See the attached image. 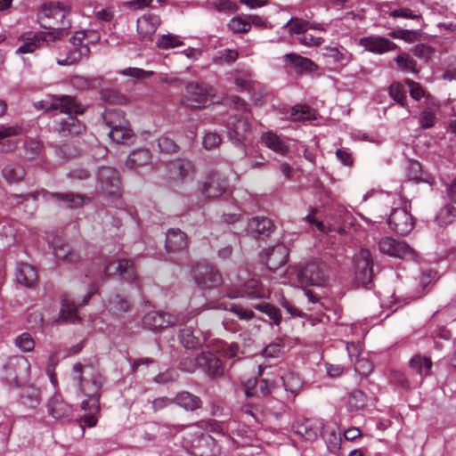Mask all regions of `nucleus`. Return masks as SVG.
Instances as JSON below:
<instances>
[{
    "mask_svg": "<svg viewBox=\"0 0 456 456\" xmlns=\"http://www.w3.org/2000/svg\"><path fill=\"white\" fill-rule=\"evenodd\" d=\"M72 379L77 383L81 394L86 397L82 401L81 408L85 411H89V414L83 418V422L93 428L97 423L94 413L100 410L101 377L94 372L92 366L77 362L73 365Z\"/></svg>",
    "mask_w": 456,
    "mask_h": 456,
    "instance_id": "f257e3e1",
    "label": "nucleus"
},
{
    "mask_svg": "<svg viewBox=\"0 0 456 456\" xmlns=\"http://www.w3.org/2000/svg\"><path fill=\"white\" fill-rule=\"evenodd\" d=\"M53 105L61 113L68 115L59 122L58 131L61 135H77L85 130V126L76 117L84 112V108L75 97L62 95L56 99Z\"/></svg>",
    "mask_w": 456,
    "mask_h": 456,
    "instance_id": "f03ea898",
    "label": "nucleus"
},
{
    "mask_svg": "<svg viewBox=\"0 0 456 456\" xmlns=\"http://www.w3.org/2000/svg\"><path fill=\"white\" fill-rule=\"evenodd\" d=\"M226 103L240 112V115L232 114L226 122L228 137L234 143H240L246 134L250 130L248 122V104L238 96H231L226 100Z\"/></svg>",
    "mask_w": 456,
    "mask_h": 456,
    "instance_id": "7ed1b4c3",
    "label": "nucleus"
},
{
    "mask_svg": "<svg viewBox=\"0 0 456 456\" xmlns=\"http://www.w3.org/2000/svg\"><path fill=\"white\" fill-rule=\"evenodd\" d=\"M203 308H193L189 313H182L184 322L179 326H184L179 331V341L187 349L199 348L205 341L200 330H196L195 316L200 314Z\"/></svg>",
    "mask_w": 456,
    "mask_h": 456,
    "instance_id": "20e7f679",
    "label": "nucleus"
},
{
    "mask_svg": "<svg viewBox=\"0 0 456 456\" xmlns=\"http://www.w3.org/2000/svg\"><path fill=\"white\" fill-rule=\"evenodd\" d=\"M215 96L213 86L206 83L191 82L185 87V94L182 99V103L190 109H197L207 106L212 102Z\"/></svg>",
    "mask_w": 456,
    "mask_h": 456,
    "instance_id": "39448f33",
    "label": "nucleus"
},
{
    "mask_svg": "<svg viewBox=\"0 0 456 456\" xmlns=\"http://www.w3.org/2000/svg\"><path fill=\"white\" fill-rule=\"evenodd\" d=\"M269 295V290L255 279L247 281L242 286L240 287H225L224 290V297L229 299H235L240 297L248 298L250 300L268 299Z\"/></svg>",
    "mask_w": 456,
    "mask_h": 456,
    "instance_id": "423d86ee",
    "label": "nucleus"
},
{
    "mask_svg": "<svg viewBox=\"0 0 456 456\" xmlns=\"http://www.w3.org/2000/svg\"><path fill=\"white\" fill-rule=\"evenodd\" d=\"M86 33L84 30L76 32L70 38L69 47L64 58H59L57 63L61 66L73 65L87 58L90 49L85 43Z\"/></svg>",
    "mask_w": 456,
    "mask_h": 456,
    "instance_id": "0eeeda50",
    "label": "nucleus"
},
{
    "mask_svg": "<svg viewBox=\"0 0 456 456\" xmlns=\"http://www.w3.org/2000/svg\"><path fill=\"white\" fill-rule=\"evenodd\" d=\"M192 276L197 286L202 290L216 289L223 283L220 272L208 265H196L192 269Z\"/></svg>",
    "mask_w": 456,
    "mask_h": 456,
    "instance_id": "6e6552de",
    "label": "nucleus"
},
{
    "mask_svg": "<svg viewBox=\"0 0 456 456\" xmlns=\"http://www.w3.org/2000/svg\"><path fill=\"white\" fill-rule=\"evenodd\" d=\"M5 379L9 383L20 385L29 379L30 363L28 360L22 355L11 357L4 365Z\"/></svg>",
    "mask_w": 456,
    "mask_h": 456,
    "instance_id": "1a4fd4ad",
    "label": "nucleus"
},
{
    "mask_svg": "<svg viewBox=\"0 0 456 456\" xmlns=\"http://www.w3.org/2000/svg\"><path fill=\"white\" fill-rule=\"evenodd\" d=\"M379 249L382 254L395 258L415 260L417 257L416 251L410 245L389 236L380 239Z\"/></svg>",
    "mask_w": 456,
    "mask_h": 456,
    "instance_id": "9d476101",
    "label": "nucleus"
},
{
    "mask_svg": "<svg viewBox=\"0 0 456 456\" xmlns=\"http://www.w3.org/2000/svg\"><path fill=\"white\" fill-rule=\"evenodd\" d=\"M97 188L107 196L118 200L120 197V179L118 171L110 167H102L97 172Z\"/></svg>",
    "mask_w": 456,
    "mask_h": 456,
    "instance_id": "9b49d317",
    "label": "nucleus"
},
{
    "mask_svg": "<svg viewBox=\"0 0 456 456\" xmlns=\"http://www.w3.org/2000/svg\"><path fill=\"white\" fill-rule=\"evenodd\" d=\"M97 188L107 196L118 200L120 197V179L118 171L110 167H102L97 172Z\"/></svg>",
    "mask_w": 456,
    "mask_h": 456,
    "instance_id": "f8f14e48",
    "label": "nucleus"
},
{
    "mask_svg": "<svg viewBox=\"0 0 456 456\" xmlns=\"http://www.w3.org/2000/svg\"><path fill=\"white\" fill-rule=\"evenodd\" d=\"M297 278L302 284L322 286L327 278L326 265L319 260L310 261L300 268Z\"/></svg>",
    "mask_w": 456,
    "mask_h": 456,
    "instance_id": "ddd939ff",
    "label": "nucleus"
},
{
    "mask_svg": "<svg viewBox=\"0 0 456 456\" xmlns=\"http://www.w3.org/2000/svg\"><path fill=\"white\" fill-rule=\"evenodd\" d=\"M184 322L183 314H173L164 312L152 311L146 314L142 318L144 327L151 330H159L160 329L180 325Z\"/></svg>",
    "mask_w": 456,
    "mask_h": 456,
    "instance_id": "4468645a",
    "label": "nucleus"
},
{
    "mask_svg": "<svg viewBox=\"0 0 456 456\" xmlns=\"http://www.w3.org/2000/svg\"><path fill=\"white\" fill-rule=\"evenodd\" d=\"M59 31H48L46 33H25L19 37L20 46L16 49V54L31 53L35 52L43 42L54 41L59 37Z\"/></svg>",
    "mask_w": 456,
    "mask_h": 456,
    "instance_id": "2eb2a0df",
    "label": "nucleus"
},
{
    "mask_svg": "<svg viewBox=\"0 0 456 456\" xmlns=\"http://www.w3.org/2000/svg\"><path fill=\"white\" fill-rule=\"evenodd\" d=\"M188 442L195 456H216L220 452L215 438L210 435L196 432Z\"/></svg>",
    "mask_w": 456,
    "mask_h": 456,
    "instance_id": "dca6fc26",
    "label": "nucleus"
},
{
    "mask_svg": "<svg viewBox=\"0 0 456 456\" xmlns=\"http://www.w3.org/2000/svg\"><path fill=\"white\" fill-rule=\"evenodd\" d=\"M387 224L393 232L404 236L409 234L414 227L412 216L404 208H395L387 218Z\"/></svg>",
    "mask_w": 456,
    "mask_h": 456,
    "instance_id": "f3484780",
    "label": "nucleus"
},
{
    "mask_svg": "<svg viewBox=\"0 0 456 456\" xmlns=\"http://www.w3.org/2000/svg\"><path fill=\"white\" fill-rule=\"evenodd\" d=\"M226 187V180L218 173L211 171L203 177L200 190L205 198L212 199L224 193Z\"/></svg>",
    "mask_w": 456,
    "mask_h": 456,
    "instance_id": "a211bd4d",
    "label": "nucleus"
},
{
    "mask_svg": "<svg viewBox=\"0 0 456 456\" xmlns=\"http://www.w3.org/2000/svg\"><path fill=\"white\" fill-rule=\"evenodd\" d=\"M97 291V288L94 284L92 285L90 290L84 297L83 300L78 304V305H83L87 304L91 297ZM77 304L68 296H64L61 298V308L60 309L59 317L64 322H69L71 323H75L79 320L78 315L77 314Z\"/></svg>",
    "mask_w": 456,
    "mask_h": 456,
    "instance_id": "6ab92c4d",
    "label": "nucleus"
},
{
    "mask_svg": "<svg viewBox=\"0 0 456 456\" xmlns=\"http://www.w3.org/2000/svg\"><path fill=\"white\" fill-rule=\"evenodd\" d=\"M355 274L363 285L368 284L372 278L373 262L370 250L362 248L354 256Z\"/></svg>",
    "mask_w": 456,
    "mask_h": 456,
    "instance_id": "aec40b11",
    "label": "nucleus"
},
{
    "mask_svg": "<svg viewBox=\"0 0 456 456\" xmlns=\"http://www.w3.org/2000/svg\"><path fill=\"white\" fill-rule=\"evenodd\" d=\"M228 299L229 298L224 297V292L217 300L207 303L208 308L229 311L236 314L240 320L243 321H249L255 318V314L252 309L231 303Z\"/></svg>",
    "mask_w": 456,
    "mask_h": 456,
    "instance_id": "412c9836",
    "label": "nucleus"
},
{
    "mask_svg": "<svg viewBox=\"0 0 456 456\" xmlns=\"http://www.w3.org/2000/svg\"><path fill=\"white\" fill-rule=\"evenodd\" d=\"M103 273L105 275L118 274L128 282L136 280V274L134 265L130 260L122 259L116 261H109L104 264Z\"/></svg>",
    "mask_w": 456,
    "mask_h": 456,
    "instance_id": "4be33fe9",
    "label": "nucleus"
},
{
    "mask_svg": "<svg viewBox=\"0 0 456 456\" xmlns=\"http://www.w3.org/2000/svg\"><path fill=\"white\" fill-rule=\"evenodd\" d=\"M288 256V248L284 244L279 243L266 249L265 255L262 256V260L268 269L276 270L286 264Z\"/></svg>",
    "mask_w": 456,
    "mask_h": 456,
    "instance_id": "5701e85b",
    "label": "nucleus"
},
{
    "mask_svg": "<svg viewBox=\"0 0 456 456\" xmlns=\"http://www.w3.org/2000/svg\"><path fill=\"white\" fill-rule=\"evenodd\" d=\"M359 45L362 46L368 52L378 54H382L397 48V45L394 42L386 37L377 36L360 38Z\"/></svg>",
    "mask_w": 456,
    "mask_h": 456,
    "instance_id": "b1692460",
    "label": "nucleus"
},
{
    "mask_svg": "<svg viewBox=\"0 0 456 456\" xmlns=\"http://www.w3.org/2000/svg\"><path fill=\"white\" fill-rule=\"evenodd\" d=\"M22 134L20 126H0V152L6 153L16 149L19 139Z\"/></svg>",
    "mask_w": 456,
    "mask_h": 456,
    "instance_id": "393cba45",
    "label": "nucleus"
},
{
    "mask_svg": "<svg viewBox=\"0 0 456 456\" xmlns=\"http://www.w3.org/2000/svg\"><path fill=\"white\" fill-rule=\"evenodd\" d=\"M283 61L297 74L313 73L318 68L311 59L294 53H286Z\"/></svg>",
    "mask_w": 456,
    "mask_h": 456,
    "instance_id": "a878e982",
    "label": "nucleus"
},
{
    "mask_svg": "<svg viewBox=\"0 0 456 456\" xmlns=\"http://www.w3.org/2000/svg\"><path fill=\"white\" fill-rule=\"evenodd\" d=\"M273 221L267 217H254L247 225V233L256 240L268 237L273 230Z\"/></svg>",
    "mask_w": 456,
    "mask_h": 456,
    "instance_id": "bb28decb",
    "label": "nucleus"
},
{
    "mask_svg": "<svg viewBox=\"0 0 456 456\" xmlns=\"http://www.w3.org/2000/svg\"><path fill=\"white\" fill-rule=\"evenodd\" d=\"M168 170L173 178L182 181L192 179L195 172L192 162L184 159L172 161L168 165Z\"/></svg>",
    "mask_w": 456,
    "mask_h": 456,
    "instance_id": "cd10ccee",
    "label": "nucleus"
},
{
    "mask_svg": "<svg viewBox=\"0 0 456 456\" xmlns=\"http://www.w3.org/2000/svg\"><path fill=\"white\" fill-rule=\"evenodd\" d=\"M200 362L203 363L201 370L210 378H219L224 374L222 362L211 353L200 354Z\"/></svg>",
    "mask_w": 456,
    "mask_h": 456,
    "instance_id": "c85d7f7f",
    "label": "nucleus"
},
{
    "mask_svg": "<svg viewBox=\"0 0 456 456\" xmlns=\"http://www.w3.org/2000/svg\"><path fill=\"white\" fill-rule=\"evenodd\" d=\"M160 23L159 17L155 14H144L137 19V32L141 39H151Z\"/></svg>",
    "mask_w": 456,
    "mask_h": 456,
    "instance_id": "c756f323",
    "label": "nucleus"
},
{
    "mask_svg": "<svg viewBox=\"0 0 456 456\" xmlns=\"http://www.w3.org/2000/svg\"><path fill=\"white\" fill-rule=\"evenodd\" d=\"M322 57L327 64L335 67H344L352 60V54L345 49L339 50L337 47H325Z\"/></svg>",
    "mask_w": 456,
    "mask_h": 456,
    "instance_id": "7c9ffc66",
    "label": "nucleus"
},
{
    "mask_svg": "<svg viewBox=\"0 0 456 456\" xmlns=\"http://www.w3.org/2000/svg\"><path fill=\"white\" fill-rule=\"evenodd\" d=\"M47 411L55 419H63L68 418L71 413V407L68 405L62 397L55 393L48 401Z\"/></svg>",
    "mask_w": 456,
    "mask_h": 456,
    "instance_id": "2f4dec72",
    "label": "nucleus"
},
{
    "mask_svg": "<svg viewBox=\"0 0 456 456\" xmlns=\"http://www.w3.org/2000/svg\"><path fill=\"white\" fill-rule=\"evenodd\" d=\"M16 281L27 288H32L37 281V273L34 266L20 263L17 265Z\"/></svg>",
    "mask_w": 456,
    "mask_h": 456,
    "instance_id": "473e14b6",
    "label": "nucleus"
},
{
    "mask_svg": "<svg viewBox=\"0 0 456 456\" xmlns=\"http://www.w3.org/2000/svg\"><path fill=\"white\" fill-rule=\"evenodd\" d=\"M151 161V153L148 149L141 148L133 151L126 160V167L129 169H138L147 166Z\"/></svg>",
    "mask_w": 456,
    "mask_h": 456,
    "instance_id": "72a5a7b5",
    "label": "nucleus"
},
{
    "mask_svg": "<svg viewBox=\"0 0 456 456\" xmlns=\"http://www.w3.org/2000/svg\"><path fill=\"white\" fill-rule=\"evenodd\" d=\"M174 403L188 411H194L202 406L201 399L187 391H182L174 397Z\"/></svg>",
    "mask_w": 456,
    "mask_h": 456,
    "instance_id": "f704fd0d",
    "label": "nucleus"
},
{
    "mask_svg": "<svg viewBox=\"0 0 456 456\" xmlns=\"http://www.w3.org/2000/svg\"><path fill=\"white\" fill-rule=\"evenodd\" d=\"M55 257L58 260H62L69 264H76L79 256L74 252L69 244L62 241L61 239H55L53 243Z\"/></svg>",
    "mask_w": 456,
    "mask_h": 456,
    "instance_id": "c9c22d12",
    "label": "nucleus"
},
{
    "mask_svg": "<svg viewBox=\"0 0 456 456\" xmlns=\"http://www.w3.org/2000/svg\"><path fill=\"white\" fill-rule=\"evenodd\" d=\"M187 246V237L179 229H169L166 236V248L167 251H179Z\"/></svg>",
    "mask_w": 456,
    "mask_h": 456,
    "instance_id": "e433bc0d",
    "label": "nucleus"
},
{
    "mask_svg": "<svg viewBox=\"0 0 456 456\" xmlns=\"http://www.w3.org/2000/svg\"><path fill=\"white\" fill-rule=\"evenodd\" d=\"M272 387L273 384L266 379L248 380L244 385L245 395L248 397L265 396L271 392Z\"/></svg>",
    "mask_w": 456,
    "mask_h": 456,
    "instance_id": "4c0bfd02",
    "label": "nucleus"
},
{
    "mask_svg": "<svg viewBox=\"0 0 456 456\" xmlns=\"http://www.w3.org/2000/svg\"><path fill=\"white\" fill-rule=\"evenodd\" d=\"M129 307L128 301L117 293L110 294L105 302L107 311L115 316H119L127 312Z\"/></svg>",
    "mask_w": 456,
    "mask_h": 456,
    "instance_id": "58836bf2",
    "label": "nucleus"
},
{
    "mask_svg": "<svg viewBox=\"0 0 456 456\" xmlns=\"http://www.w3.org/2000/svg\"><path fill=\"white\" fill-rule=\"evenodd\" d=\"M53 22L52 23L53 27L49 28L50 31H59L60 38L66 33V28L70 26V22L67 20V15L69 11L65 9L64 5L59 3L57 9H55Z\"/></svg>",
    "mask_w": 456,
    "mask_h": 456,
    "instance_id": "ea45409f",
    "label": "nucleus"
},
{
    "mask_svg": "<svg viewBox=\"0 0 456 456\" xmlns=\"http://www.w3.org/2000/svg\"><path fill=\"white\" fill-rule=\"evenodd\" d=\"M108 135L117 144H129L134 138V133L129 124L109 129Z\"/></svg>",
    "mask_w": 456,
    "mask_h": 456,
    "instance_id": "a19ab883",
    "label": "nucleus"
},
{
    "mask_svg": "<svg viewBox=\"0 0 456 456\" xmlns=\"http://www.w3.org/2000/svg\"><path fill=\"white\" fill-rule=\"evenodd\" d=\"M45 198H56L59 201L62 202L63 205L67 208H78L81 207L86 200H88L82 194H74V193H52L46 192L45 194Z\"/></svg>",
    "mask_w": 456,
    "mask_h": 456,
    "instance_id": "79ce46f5",
    "label": "nucleus"
},
{
    "mask_svg": "<svg viewBox=\"0 0 456 456\" xmlns=\"http://www.w3.org/2000/svg\"><path fill=\"white\" fill-rule=\"evenodd\" d=\"M438 110L439 105L436 103L428 105L421 110L419 116V123L423 129H429L436 126Z\"/></svg>",
    "mask_w": 456,
    "mask_h": 456,
    "instance_id": "37998d69",
    "label": "nucleus"
},
{
    "mask_svg": "<svg viewBox=\"0 0 456 456\" xmlns=\"http://www.w3.org/2000/svg\"><path fill=\"white\" fill-rule=\"evenodd\" d=\"M261 141L266 147L281 155H285L289 151L288 145L273 132L264 133Z\"/></svg>",
    "mask_w": 456,
    "mask_h": 456,
    "instance_id": "c03bdc74",
    "label": "nucleus"
},
{
    "mask_svg": "<svg viewBox=\"0 0 456 456\" xmlns=\"http://www.w3.org/2000/svg\"><path fill=\"white\" fill-rule=\"evenodd\" d=\"M20 403L28 409H36L41 403L40 392L35 387H23L20 394Z\"/></svg>",
    "mask_w": 456,
    "mask_h": 456,
    "instance_id": "a18cd8bd",
    "label": "nucleus"
},
{
    "mask_svg": "<svg viewBox=\"0 0 456 456\" xmlns=\"http://www.w3.org/2000/svg\"><path fill=\"white\" fill-rule=\"evenodd\" d=\"M101 83L102 80L99 77H89L78 75L73 76L69 81L70 86L79 91L99 87Z\"/></svg>",
    "mask_w": 456,
    "mask_h": 456,
    "instance_id": "49530a36",
    "label": "nucleus"
},
{
    "mask_svg": "<svg viewBox=\"0 0 456 456\" xmlns=\"http://www.w3.org/2000/svg\"><path fill=\"white\" fill-rule=\"evenodd\" d=\"M104 122L108 129L128 124L124 112L118 109H106L103 114Z\"/></svg>",
    "mask_w": 456,
    "mask_h": 456,
    "instance_id": "de8ad7c7",
    "label": "nucleus"
},
{
    "mask_svg": "<svg viewBox=\"0 0 456 456\" xmlns=\"http://www.w3.org/2000/svg\"><path fill=\"white\" fill-rule=\"evenodd\" d=\"M432 361L428 357L415 355L410 361V366L420 376L429 375L432 369Z\"/></svg>",
    "mask_w": 456,
    "mask_h": 456,
    "instance_id": "09e8293b",
    "label": "nucleus"
},
{
    "mask_svg": "<svg viewBox=\"0 0 456 456\" xmlns=\"http://www.w3.org/2000/svg\"><path fill=\"white\" fill-rule=\"evenodd\" d=\"M366 395L361 390H353L348 394L346 406L350 411H358L366 405Z\"/></svg>",
    "mask_w": 456,
    "mask_h": 456,
    "instance_id": "8fccbe9b",
    "label": "nucleus"
},
{
    "mask_svg": "<svg viewBox=\"0 0 456 456\" xmlns=\"http://www.w3.org/2000/svg\"><path fill=\"white\" fill-rule=\"evenodd\" d=\"M294 432L305 440H313L317 437V430L313 428L310 420L297 421L293 425Z\"/></svg>",
    "mask_w": 456,
    "mask_h": 456,
    "instance_id": "3c124183",
    "label": "nucleus"
},
{
    "mask_svg": "<svg viewBox=\"0 0 456 456\" xmlns=\"http://www.w3.org/2000/svg\"><path fill=\"white\" fill-rule=\"evenodd\" d=\"M290 118L293 121L303 122L315 118V112L306 105H296L290 110Z\"/></svg>",
    "mask_w": 456,
    "mask_h": 456,
    "instance_id": "603ef678",
    "label": "nucleus"
},
{
    "mask_svg": "<svg viewBox=\"0 0 456 456\" xmlns=\"http://www.w3.org/2000/svg\"><path fill=\"white\" fill-rule=\"evenodd\" d=\"M281 379L285 390L290 392L293 395H296L303 386L301 378L294 372L284 374L281 376Z\"/></svg>",
    "mask_w": 456,
    "mask_h": 456,
    "instance_id": "864d4df0",
    "label": "nucleus"
},
{
    "mask_svg": "<svg viewBox=\"0 0 456 456\" xmlns=\"http://www.w3.org/2000/svg\"><path fill=\"white\" fill-rule=\"evenodd\" d=\"M4 178L9 183H17L25 176V169L20 165H7L2 171Z\"/></svg>",
    "mask_w": 456,
    "mask_h": 456,
    "instance_id": "5fc2aeb1",
    "label": "nucleus"
},
{
    "mask_svg": "<svg viewBox=\"0 0 456 456\" xmlns=\"http://www.w3.org/2000/svg\"><path fill=\"white\" fill-rule=\"evenodd\" d=\"M252 307L261 313L265 314L276 326H279L281 321L280 311L269 303L262 302L252 305Z\"/></svg>",
    "mask_w": 456,
    "mask_h": 456,
    "instance_id": "6e6d98bb",
    "label": "nucleus"
},
{
    "mask_svg": "<svg viewBox=\"0 0 456 456\" xmlns=\"http://www.w3.org/2000/svg\"><path fill=\"white\" fill-rule=\"evenodd\" d=\"M59 2H51L49 4H45L42 5L41 9L38 12L37 18L42 27L44 28H52V23L46 24L45 23V19L53 20L54 17L55 9H57Z\"/></svg>",
    "mask_w": 456,
    "mask_h": 456,
    "instance_id": "4d7b16f0",
    "label": "nucleus"
},
{
    "mask_svg": "<svg viewBox=\"0 0 456 456\" xmlns=\"http://www.w3.org/2000/svg\"><path fill=\"white\" fill-rule=\"evenodd\" d=\"M239 57V53L233 49H224L218 51L213 57L212 61L215 64L221 65L224 63H233Z\"/></svg>",
    "mask_w": 456,
    "mask_h": 456,
    "instance_id": "13d9d810",
    "label": "nucleus"
},
{
    "mask_svg": "<svg viewBox=\"0 0 456 456\" xmlns=\"http://www.w3.org/2000/svg\"><path fill=\"white\" fill-rule=\"evenodd\" d=\"M456 220V208L448 204L445 205L436 216V222L439 225H447Z\"/></svg>",
    "mask_w": 456,
    "mask_h": 456,
    "instance_id": "bf43d9fd",
    "label": "nucleus"
},
{
    "mask_svg": "<svg viewBox=\"0 0 456 456\" xmlns=\"http://www.w3.org/2000/svg\"><path fill=\"white\" fill-rule=\"evenodd\" d=\"M395 61L399 69H401L403 72L412 74L418 73L416 62L408 53L398 55L395 59Z\"/></svg>",
    "mask_w": 456,
    "mask_h": 456,
    "instance_id": "052dcab7",
    "label": "nucleus"
},
{
    "mask_svg": "<svg viewBox=\"0 0 456 456\" xmlns=\"http://www.w3.org/2000/svg\"><path fill=\"white\" fill-rule=\"evenodd\" d=\"M182 45L183 42L180 40L179 37L171 33L162 35L156 42V45L159 49H170Z\"/></svg>",
    "mask_w": 456,
    "mask_h": 456,
    "instance_id": "680f3d73",
    "label": "nucleus"
},
{
    "mask_svg": "<svg viewBox=\"0 0 456 456\" xmlns=\"http://www.w3.org/2000/svg\"><path fill=\"white\" fill-rule=\"evenodd\" d=\"M14 345L22 352H31L35 347V340L29 333L23 332L16 337Z\"/></svg>",
    "mask_w": 456,
    "mask_h": 456,
    "instance_id": "e2e57ef3",
    "label": "nucleus"
},
{
    "mask_svg": "<svg viewBox=\"0 0 456 456\" xmlns=\"http://www.w3.org/2000/svg\"><path fill=\"white\" fill-rule=\"evenodd\" d=\"M388 94L401 106H405L406 91L402 84L393 83L388 88Z\"/></svg>",
    "mask_w": 456,
    "mask_h": 456,
    "instance_id": "0e129e2a",
    "label": "nucleus"
},
{
    "mask_svg": "<svg viewBox=\"0 0 456 456\" xmlns=\"http://www.w3.org/2000/svg\"><path fill=\"white\" fill-rule=\"evenodd\" d=\"M309 22L298 18H291L287 23L284 24V28H289L290 34H301L306 32L308 29Z\"/></svg>",
    "mask_w": 456,
    "mask_h": 456,
    "instance_id": "69168bd1",
    "label": "nucleus"
},
{
    "mask_svg": "<svg viewBox=\"0 0 456 456\" xmlns=\"http://www.w3.org/2000/svg\"><path fill=\"white\" fill-rule=\"evenodd\" d=\"M203 363L200 362V354L195 357H183L180 362V369L188 373H193L198 369H201Z\"/></svg>",
    "mask_w": 456,
    "mask_h": 456,
    "instance_id": "338daca9",
    "label": "nucleus"
},
{
    "mask_svg": "<svg viewBox=\"0 0 456 456\" xmlns=\"http://www.w3.org/2000/svg\"><path fill=\"white\" fill-rule=\"evenodd\" d=\"M228 28L233 33H244L250 29V22L242 17H233L228 23Z\"/></svg>",
    "mask_w": 456,
    "mask_h": 456,
    "instance_id": "774afa93",
    "label": "nucleus"
}]
</instances>
